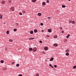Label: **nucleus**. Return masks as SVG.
I'll use <instances>...</instances> for the list:
<instances>
[{
    "instance_id": "obj_47",
    "label": "nucleus",
    "mask_w": 76,
    "mask_h": 76,
    "mask_svg": "<svg viewBox=\"0 0 76 76\" xmlns=\"http://www.w3.org/2000/svg\"><path fill=\"white\" fill-rule=\"evenodd\" d=\"M66 52H67V50H66Z\"/></svg>"
},
{
    "instance_id": "obj_18",
    "label": "nucleus",
    "mask_w": 76,
    "mask_h": 76,
    "mask_svg": "<svg viewBox=\"0 0 76 76\" xmlns=\"http://www.w3.org/2000/svg\"><path fill=\"white\" fill-rule=\"evenodd\" d=\"M62 7H63V8H65V7H66V6H65V5H62Z\"/></svg>"
},
{
    "instance_id": "obj_31",
    "label": "nucleus",
    "mask_w": 76,
    "mask_h": 76,
    "mask_svg": "<svg viewBox=\"0 0 76 76\" xmlns=\"http://www.w3.org/2000/svg\"><path fill=\"white\" fill-rule=\"evenodd\" d=\"M43 23H40V25H41V26H42L43 25Z\"/></svg>"
},
{
    "instance_id": "obj_33",
    "label": "nucleus",
    "mask_w": 76,
    "mask_h": 76,
    "mask_svg": "<svg viewBox=\"0 0 76 76\" xmlns=\"http://www.w3.org/2000/svg\"><path fill=\"white\" fill-rule=\"evenodd\" d=\"M47 3H49V1H48V0H47Z\"/></svg>"
},
{
    "instance_id": "obj_43",
    "label": "nucleus",
    "mask_w": 76,
    "mask_h": 76,
    "mask_svg": "<svg viewBox=\"0 0 76 76\" xmlns=\"http://www.w3.org/2000/svg\"><path fill=\"white\" fill-rule=\"evenodd\" d=\"M16 25H17V26H18V23H16Z\"/></svg>"
},
{
    "instance_id": "obj_36",
    "label": "nucleus",
    "mask_w": 76,
    "mask_h": 76,
    "mask_svg": "<svg viewBox=\"0 0 76 76\" xmlns=\"http://www.w3.org/2000/svg\"><path fill=\"white\" fill-rule=\"evenodd\" d=\"M48 18L49 19H51V18L50 17H48Z\"/></svg>"
},
{
    "instance_id": "obj_44",
    "label": "nucleus",
    "mask_w": 76,
    "mask_h": 76,
    "mask_svg": "<svg viewBox=\"0 0 76 76\" xmlns=\"http://www.w3.org/2000/svg\"><path fill=\"white\" fill-rule=\"evenodd\" d=\"M51 67H52V68H54V67L52 66Z\"/></svg>"
},
{
    "instance_id": "obj_41",
    "label": "nucleus",
    "mask_w": 76,
    "mask_h": 76,
    "mask_svg": "<svg viewBox=\"0 0 76 76\" xmlns=\"http://www.w3.org/2000/svg\"><path fill=\"white\" fill-rule=\"evenodd\" d=\"M49 66H50V67H51V66H52V65H51V64H50L49 65Z\"/></svg>"
},
{
    "instance_id": "obj_24",
    "label": "nucleus",
    "mask_w": 76,
    "mask_h": 76,
    "mask_svg": "<svg viewBox=\"0 0 76 76\" xmlns=\"http://www.w3.org/2000/svg\"><path fill=\"white\" fill-rule=\"evenodd\" d=\"M16 66H17V67H19V64H17Z\"/></svg>"
},
{
    "instance_id": "obj_19",
    "label": "nucleus",
    "mask_w": 76,
    "mask_h": 76,
    "mask_svg": "<svg viewBox=\"0 0 76 76\" xmlns=\"http://www.w3.org/2000/svg\"><path fill=\"white\" fill-rule=\"evenodd\" d=\"M70 35L69 34H68V36H67V38H69V37H70Z\"/></svg>"
},
{
    "instance_id": "obj_39",
    "label": "nucleus",
    "mask_w": 76,
    "mask_h": 76,
    "mask_svg": "<svg viewBox=\"0 0 76 76\" xmlns=\"http://www.w3.org/2000/svg\"><path fill=\"white\" fill-rule=\"evenodd\" d=\"M54 67H57V66L56 65H55L54 66Z\"/></svg>"
},
{
    "instance_id": "obj_46",
    "label": "nucleus",
    "mask_w": 76,
    "mask_h": 76,
    "mask_svg": "<svg viewBox=\"0 0 76 76\" xmlns=\"http://www.w3.org/2000/svg\"><path fill=\"white\" fill-rule=\"evenodd\" d=\"M62 33H64V31H63L62 32Z\"/></svg>"
},
{
    "instance_id": "obj_50",
    "label": "nucleus",
    "mask_w": 76,
    "mask_h": 76,
    "mask_svg": "<svg viewBox=\"0 0 76 76\" xmlns=\"http://www.w3.org/2000/svg\"><path fill=\"white\" fill-rule=\"evenodd\" d=\"M0 16H1V14H0Z\"/></svg>"
},
{
    "instance_id": "obj_17",
    "label": "nucleus",
    "mask_w": 76,
    "mask_h": 76,
    "mask_svg": "<svg viewBox=\"0 0 76 76\" xmlns=\"http://www.w3.org/2000/svg\"><path fill=\"white\" fill-rule=\"evenodd\" d=\"M36 0H32V2L34 3L36 1Z\"/></svg>"
},
{
    "instance_id": "obj_49",
    "label": "nucleus",
    "mask_w": 76,
    "mask_h": 76,
    "mask_svg": "<svg viewBox=\"0 0 76 76\" xmlns=\"http://www.w3.org/2000/svg\"><path fill=\"white\" fill-rule=\"evenodd\" d=\"M68 1H70L71 0H68Z\"/></svg>"
},
{
    "instance_id": "obj_20",
    "label": "nucleus",
    "mask_w": 76,
    "mask_h": 76,
    "mask_svg": "<svg viewBox=\"0 0 76 76\" xmlns=\"http://www.w3.org/2000/svg\"><path fill=\"white\" fill-rule=\"evenodd\" d=\"M1 63H4V61L3 60H1Z\"/></svg>"
},
{
    "instance_id": "obj_28",
    "label": "nucleus",
    "mask_w": 76,
    "mask_h": 76,
    "mask_svg": "<svg viewBox=\"0 0 76 76\" xmlns=\"http://www.w3.org/2000/svg\"><path fill=\"white\" fill-rule=\"evenodd\" d=\"M22 12H23V13H25V11L24 10L22 11Z\"/></svg>"
},
{
    "instance_id": "obj_35",
    "label": "nucleus",
    "mask_w": 76,
    "mask_h": 76,
    "mask_svg": "<svg viewBox=\"0 0 76 76\" xmlns=\"http://www.w3.org/2000/svg\"><path fill=\"white\" fill-rule=\"evenodd\" d=\"M39 42L40 43H42V41H39Z\"/></svg>"
},
{
    "instance_id": "obj_9",
    "label": "nucleus",
    "mask_w": 76,
    "mask_h": 76,
    "mask_svg": "<svg viewBox=\"0 0 76 76\" xmlns=\"http://www.w3.org/2000/svg\"><path fill=\"white\" fill-rule=\"evenodd\" d=\"M38 16H40L41 15V13H39L38 14Z\"/></svg>"
},
{
    "instance_id": "obj_10",
    "label": "nucleus",
    "mask_w": 76,
    "mask_h": 76,
    "mask_svg": "<svg viewBox=\"0 0 76 76\" xmlns=\"http://www.w3.org/2000/svg\"><path fill=\"white\" fill-rule=\"evenodd\" d=\"M42 5L43 6H45V2H43L42 3Z\"/></svg>"
},
{
    "instance_id": "obj_34",
    "label": "nucleus",
    "mask_w": 76,
    "mask_h": 76,
    "mask_svg": "<svg viewBox=\"0 0 76 76\" xmlns=\"http://www.w3.org/2000/svg\"><path fill=\"white\" fill-rule=\"evenodd\" d=\"M46 37H50V36H49V35H46Z\"/></svg>"
},
{
    "instance_id": "obj_6",
    "label": "nucleus",
    "mask_w": 76,
    "mask_h": 76,
    "mask_svg": "<svg viewBox=\"0 0 76 76\" xmlns=\"http://www.w3.org/2000/svg\"><path fill=\"white\" fill-rule=\"evenodd\" d=\"M54 59V58H53V57H52L50 60V61H53V60Z\"/></svg>"
},
{
    "instance_id": "obj_21",
    "label": "nucleus",
    "mask_w": 76,
    "mask_h": 76,
    "mask_svg": "<svg viewBox=\"0 0 76 76\" xmlns=\"http://www.w3.org/2000/svg\"><path fill=\"white\" fill-rule=\"evenodd\" d=\"M14 31H15V32H16V31H17V29H16V28H14Z\"/></svg>"
},
{
    "instance_id": "obj_23",
    "label": "nucleus",
    "mask_w": 76,
    "mask_h": 76,
    "mask_svg": "<svg viewBox=\"0 0 76 76\" xmlns=\"http://www.w3.org/2000/svg\"><path fill=\"white\" fill-rule=\"evenodd\" d=\"M9 41H10V42H13V40H12V39H10L9 40Z\"/></svg>"
},
{
    "instance_id": "obj_27",
    "label": "nucleus",
    "mask_w": 76,
    "mask_h": 76,
    "mask_svg": "<svg viewBox=\"0 0 76 76\" xmlns=\"http://www.w3.org/2000/svg\"><path fill=\"white\" fill-rule=\"evenodd\" d=\"M75 68H76V66H73V69H75Z\"/></svg>"
},
{
    "instance_id": "obj_32",
    "label": "nucleus",
    "mask_w": 76,
    "mask_h": 76,
    "mask_svg": "<svg viewBox=\"0 0 76 76\" xmlns=\"http://www.w3.org/2000/svg\"><path fill=\"white\" fill-rule=\"evenodd\" d=\"M69 53H67V56H69Z\"/></svg>"
},
{
    "instance_id": "obj_4",
    "label": "nucleus",
    "mask_w": 76,
    "mask_h": 76,
    "mask_svg": "<svg viewBox=\"0 0 76 76\" xmlns=\"http://www.w3.org/2000/svg\"><path fill=\"white\" fill-rule=\"evenodd\" d=\"M10 10H12V11H14V8L13 7L11 8L10 9Z\"/></svg>"
},
{
    "instance_id": "obj_25",
    "label": "nucleus",
    "mask_w": 76,
    "mask_h": 76,
    "mask_svg": "<svg viewBox=\"0 0 76 76\" xmlns=\"http://www.w3.org/2000/svg\"><path fill=\"white\" fill-rule=\"evenodd\" d=\"M59 29H61V30H63V28H62V27H59Z\"/></svg>"
},
{
    "instance_id": "obj_12",
    "label": "nucleus",
    "mask_w": 76,
    "mask_h": 76,
    "mask_svg": "<svg viewBox=\"0 0 76 76\" xmlns=\"http://www.w3.org/2000/svg\"><path fill=\"white\" fill-rule=\"evenodd\" d=\"M32 50H33V49H32V48H29V50L30 51H32Z\"/></svg>"
},
{
    "instance_id": "obj_38",
    "label": "nucleus",
    "mask_w": 76,
    "mask_h": 76,
    "mask_svg": "<svg viewBox=\"0 0 76 76\" xmlns=\"http://www.w3.org/2000/svg\"><path fill=\"white\" fill-rule=\"evenodd\" d=\"M14 63H15V62H12V64H13Z\"/></svg>"
},
{
    "instance_id": "obj_42",
    "label": "nucleus",
    "mask_w": 76,
    "mask_h": 76,
    "mask_svg": "<svg viewBox=\"0 0 76 76\" xmlns=\"http://www.w3.org/2000/svg\"><path fill=\"white\" fill-rule=\"evenodd\" d=\"M69 50H67V52H69Z\"/></svg>"
},
{
    "instance_id": "obj_30",
    "label": "nucleus",
    "mask_w": 76,
    "mask_h": 76,
    "mask_svg": "<svg viewBox=\"0 0 76 76\" xmlns=\"http://www.w3.org/2000/svg\"><path fill=\"white\" fill-rule=\"evenodd\" d=\"M12 2V1L11 0H9V2L10 3Z\"/></svg>"
},
{
    "instance_id": "obj_7",
    "label": "nucleus",
    "mask_w": 76,
    "mask_h": 76,
    "mask_svg": "<svg viewBox=\"0 0 76 76\" xmlns=\"http://www.w3.org/2000/svg\"><path fill=\"white\" fill-rule=\"evenodd\" d=\"M53 45L55 47H57L58 45L57 44V43H55Z\"/></svg>"
},
{
    "instance_id": "obj_15",
    "label": "nucleus",
    "mask_w": 76,
    "mask_h": 76,
    "mask_svg": "<svg viewBox=\"0 0 76 76\" xmlns=\"http://www.w3.org/2000/svg\"><path fill=\"white\" fill-rule=\"evenodd\" d=\"M34 39V38H29V40H32V39Z\"/></svg>"
},
{
    "instance_id": "obj_16",
    "label": "nucleus",
    "mask_w": 76,
    "mask_h": 76,
    "mask_svg": "<svg viewBox=\"0 0 76 76\" xmlns=\"http://www.w3.org/2000/svg\"><path fill=\"white\" fill-rule=\"evenodd\" d=\"M7 34H9V31H7Z\"/></svg>"
},
{
    "instance_id": "obj_14",
    "label": "nucleus",
    "mask_w": 76,
    "mask_h": 76,
    "mask_svg": "<svg viewBox=\"0 0 76 76\" xmlns=\"http://www.w3.org/2000/svg\"><path fill=\"white\" fill-rule=\"evenodd\" d=\"M72 24H75V22L74 21H73L72 22Z\"/></svg>"
},
{
    "instance_id": "obj_8",
    "label": "nucleus",
    "mask_w": 76,
    "mask_h": 76,
    "mask_svg": "<svg viewBox=\"0 0 76 76\" xmlns=\"http://www.w3.org/2000/svg\"><path fill=\"white\" fill-rule=\"evenodd\" d=\"M34 32L35 33H36L38 31V30H37L36 29H35L34 30Z\"/></svg>"
},
{
    "instance_id": "obj_45",
    "label": "nucleus",
    "mask_w": 76,
    "mask_h": 76,
    "mask_svg": "<svg viewBox=\"0 0 76 76\" xmlns=\"http://www.w3.org/2000/svg\"><path fill=\"white\" fill-rule=\"evenodd\" d=\"M42 32H44V30H42Z\"/></svg>"
},
{
    "instance_id": "obj_26",
    "label": "nucleus",
    "mask_w": 76,
    "mask_h": 76,
    "mask_svg": "<svg viewBox=\"0 0 76 76\" xmlns=\"http://www.w3.org/2000/svg\"><path fill=\"white\" fill-rule=\"evenodd\" d=\"M3 17V15H1L0 18V19H2V17Z\"/></svg>"
},
{
    "instance_id": "obj_13",
    "label": "nucleus",
    "mask_w": 76,
    "mask_h": 76,
    "mask_svg": "<svg viewBox=\"0 0 76 76\" xmlns=\"http://www.w3.org/2000/svg\"><path fill=\"white\" fill-rule=\"evenodd\" d=\"M30 33L31 34H33V33H34V32L33 31H31Z\"/></svg>"
},
{
    "instance_id": "obj_2",
    "label": "nucleus",
    "mask_w": 76,
    "mask_h": 76,
    "mask_svg": "<svg viewBox=\"0 0 76 76\" xmlns=\"http://www.w3.org/2000/svg\"><path fill=\"white\" fill-rule=\"evenodd\" d=\"M2 4H5L6 3V2L4 1H2L1 2Z\"/></svg>"
},
{
    "instance_id": "obj_11",
    "label": "nucleus",
    "mask_w": 76,
    "mask_h": 76,
    "mask_svg": "<svg viewBox=\"0 0 76 76\" xmlns=\"http://www.w3.org/2000/svg\"><path fill=\"white\" fill-rule=\"evenodd\" d=\"M53 38H57V35H55L54 36Z\"/></svg>"
},
{
    "instance_id": "obj_29",
    "label": "nucleus",
    "mask_w": 76,
    "mask_h": 76,
    "mask_svg": "<svg viewBox=\"0 0 76 76\" xmlns=\"http://www.w3.org/2000/svg\"><path fill=\"white\" fill-rule=\"evenodd\" d=\"M19 14L20 15H22V13L21 12H20L19 13Z\"/></svg>"
},
{
    "instance_id": "obj_37",
    "label": "nucleus",
    "mask_w": 76,
    "mask_h": 76,
    "mask_svg": "<svg viewBox=\"0 0 76 76\" xmlns=\"http://www.w3.org/2000/svg\"><path fill=\"white\" fill-rule=\"evenodd\" d=\"M69 23H72V21H70L69 22Z\"/></svg>"
},
{
    "instance_id": "obj_3",
    "label": "nucleus",
    "mask_w": 76,
    "mask_h": 76,
    "mask_svg": "<svg viewBox=\"0 0 76 76\" xmlns=\"http://www.w3.org/2000/svg\"><path fill=\"white\" fill-rule=\"evenodd\" d=\"M48 32H51L52 31L51 30V29H48Z\"/></svg>"
},
{
    "instance_id": "obj_5",
    "label": "nucleus",
    "mask_w": 76,
    "mask_h": 76,
    "mask_svg": "<svg viewBox=\"0 0 76 76\" xmlns=\"http://www.w3.org/2000/svg\"><path fill=\"white\" fill-rule=\"evenodd\" d=\"M44 49H45V50L46 51L47 50H48V47H45Z\"/></svg>"
},
{
    "instance_id": "obj_40",
    "label": "nucleus",
    "mask_w": 76,
    "mask_h": 76,
    "mask_svg": "<svg viewBox=\"0 0 76 76\" xmlns=\"http://www.w3.org/2000/svg\"><path fill=\"white\" fill-rule=\"evenodd\" d=\"M19 76H22V75H21V74H20L19 75H18Z\"/></svg>"
},
{
    "instance_id": "obj_1",
    "label": "nucleus",
    "mask_w": 76,
    "mask_h": 76,
    "mask_svg": "<svg viewBox=\"0 0 76 76\" xmlns=\"http://www.w3.org/2000/svg\"><path fill=\"white\" fill-rule=\"evenodd\" d=\"M37 50V48H34L33 49V51L34 52H35V51H36Z\"/></svg>"
},
{
    "instance_id": "obj_48",
    "label": "nucleus",
    "mask_w": 76,
    "mask_h": 76,
    "mask_svg": "<svg viewBox=\"0 0 76 76\" xmlns=\"http://www.w3.org/2000/svg\"><path fill=\"white\" fill-rule=\"evenodd\" d=\"M66 56H67V53H66Z\"/></svg>"
},
{
    "instance_id": "obj_22",
    "label": "nucleus",
    "mask_w": 76,
    "mask_h": 76,
    "mask_svg": "<svg viewBox=\"0 0 76 76\" xmlns=\"http://www.w3.org/2000/svg\"><path fill=\"white\" fill-rule=\"evenodd\" d=\"M36 76H39V75L38 73H37L36 74Z\"/></svg>"
}]
</instances>
